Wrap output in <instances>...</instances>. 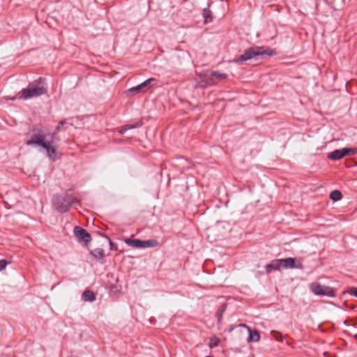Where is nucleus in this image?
Returning a JSON list of instances; mask_svg holds the SVG:
<instances>
[{
	"mask_svg": "<svg viewBox=\"0 0 357 357\" xmlns=\"http://www.w3.org/2000/svg\"><path fill=\"white\" fill-rule=\"evenodd\" d=\"M55 132L52 135L51 140H46L45 136L40 134H35L31 137L26 144L28 145L36 144L42 146L47 151V156L52 160L56 159V149L53 146L54 138L55 137Z\"/></svg>",
	"mask_w": 357,
	"mask_h": 357,
	"instance_id": "f257e3e1",
	"label": "nucleus"
},
{
	"mask_svg": "<svg viewBox=\"0 0 357 357\" xmlns=\"http://www.w3.org/2000/svg\"><path fill=\"white\" fill-rule=\"evenodd\" d=\"M47 92V86L43 79L40 77L30 83L26 89H24V99L38 97L46 94Z\"/></svg>",
	"mask_w": 357,
	"mask_h": 357,
	"instance_id": "f03ea898",
	"label": "nucleus"
},
{
	"mask_svg": "<svg viewBox=\"0 0 357 357\" xmlns=\"http://www.w3.org/2000/svg\"><path fill=\"white\" fill-rule=\"evenodd\" d=\"M199 77L201 80L199 82L198 85L200 87L204 88L207 86L216 84L217 82L214 80L213 77L219 80H222L227 78V75L218 71H212L210 73H205L201 74Z\"/></svg>",
	"mask_w": 357,
	"mask_h": 357,
	"instance_id": "7ed1b4c3",
	"label": "nucleus"
},
{
	"mask_svg": "<svg viewBox=\"0 0 357 357\" xmlns=\"http://www.w3.org/2000/svg\"><path fill=\"white\" fill-rule=\"evenodd\" d=\"M310 290L317 296H325L328 297H335V293L331 287L321 285L318 282H312L310 284Z\"/></svg>",
	"mask_w": 357,
	"mask_h": 357,
	"instance_id": "20e7f679",
	"label": "nucleus"
},
{
	"mask_svg": "<svg viewBox=\"0 0 357 357\" xmlns=\"http://www.w3.org/2000/svg\"><path fill=\"white\" fill-rule=\"evenodd\" d=\"M357 153V149L354 148H343L336 149L328 155V158L333 160H338L346 155H353Z\"/></svg>",
	"mask_w": 357,
	"mask_h": 357,
	"instance_id": "39448f33",
	"label": "nucleus"
},
{
	"mask_svg": "<svg viewBox=\"0 0 357 357\" xmlns=\"http://www.w3.org/2000/svg\"><path fill=\"white\" fill-rule=\"evenodd\" d=\"M264 54H266V52L263 50L262 47H250L245 51L237 59V61H245Z\"/></svg>",
	"mask_w": 357,
	"mask_h": 357,
	"instance_id": "423d86ee",
	"label": "nucleus"
},
{
	"mask_svg": "<svg viewBox=\"0 0 357 357\" xmlns=\"http://www.w3.org/2000/svg\"><path fill=\"white\" fill-rule=\"evenodd\" d=\"M67 198L68 195H56L54 197L53 205L57 211L65 213L69 210Z\"/></svg>",
	"mask_w": 357,
	"mask_h": 357,
	"instance_id": "0eeeda50",
	"label": "nucleus"
},
{
	"mask_svg": "<svg viewBox=\"0 0 357 357\" xmlns=\"http://www.w3.org/2000/svg\"><path fill=\"white\" fill-rule=\"evenodd\" d=\"M74 233L79 241H82L85 243H88L91 241V237L87 231L79 226H76L74 228Z\"/></svg>",
	"mask_w": 357,
	"mask_h": 357,
	"instance_id": "6e6552de",
	"label": "nucleus"
},
{
	"mask_svg": "<svg viewBox=\"0 0 357 357\" xmlns=\"http://www.w3.org/2000/svg\"><path fill=\"white\" fill-rule=\"evenodd\" d=\"M281 263L282 264V268H303V266L301 263L296 264L294 258L289 257L287 259H281Z\"/></svg>",
	"mask_w": 357,
	"mask_h": 357,
	"instance_id": "1a4fd4ad",
	"label": "nucleus"
},
{
	"mask_svg": "<svg viewBox=\"0 0 357 357\" xmlns=\"http://www.w3.org/2000/svg\"><path fill=\"white\" fill-rule=\"evenodd\" d=\"M282 268V264L281 263V259H274L271 262L266 266V271L268 273H271L274 270H280Z\"/></svg>",
	"mask_w": 357,
	"mask_h": 357,
	"instance_id": "9d476101",
	"label": "nucleus"
},
{
	"mask_svg": "<svg viewBox=\"0 0 357 357\" xmlns=\"http://www.w3.org/2000/svg\"><path fill=\"white\" fill-rule=\"evenodd\" d=\"M243 326L246 327L248 329L249 331V336L248 338V342H259L260 340V335L259 332L257 330H251L249 327L246 326L245 325H243Z\"/></svg>",
	"mask_w": 357,
	"mask_h": 357,
	"instance_id": "9b49d317",
	"label": "nucleus"
},
{
	"mask_svg": "<svg viewBox=\"0 0 357 357\" xmlns=\"http://www.w3.org/2000/svg\"><path fill=\"white\" fill-rule=\"evenodd\" d=\"M124 241H125V243L127 245H128L130 246H132V247H134V248H142V240L126 238L124 240Z\"/></svg>",
	"mask_w": 357,
	"mask_h": 357,
	"instance_id": "f8f14e48",
	"label": "nucleus"
},
{
	"mask_svg": "<svg viewBox=\"0 0 357 357\" xmlns=\"http://www.w3.org/2000/svg\"><path fill=\"white\" fill-rule=\"evenodd\" d=\"M144 89H142L140 85H137L136 86L132 87L129 89L128 91H126L125 93H126L127 96H132L136 93H139L141 92H144Z\"/></svg>",
	"mask_w": 357,
	"mask_h": 357,
	"instance_id": "ddd939ff",
	"label": "nucleus"
},
{
	"mask_svg": "<svg viewBox=\"0 0 357 357\" xmlns=\"http://www.w3.org/2000/svg\"><path fill=\"white\" fill-rule=\"evenodd\" d=\"M82 298L84 301L91 302L95 300V295L91 290H85L82 294Z\"/></svg>",
	"mask_w": 357,
	"mask_h": 357,
	"instance_id": "4468645a",
	"label": "nucleus"
},
{
	"mask_svg": "<svg viewBox=\"0 0 357 357\" xmlns=\"http://www.w3.org/2000/svg\"><path fill=\"white\" fill-rule=\"evenodd\" d=\"M203 17L204 18V24H208L213 20L212 13L208 8L203 10Z\"/></svg>",
	"mask_w": 357,
	"mask_h": 357,
	"instance_id": "2eb2a0df",
	"label": "nucleus"
},
{
	"mask_svg": "<svg viewBox=\"0 0 357 357\" xmlns=\"http://www.w3.org/2000/svg\"><path fill=\"white\" fill-rule=\"evenodd\" d=\"M342 195L340 190H333L330 193V198L333 201H339L342 199Z\"/></svg>",
	"mask_w": 357,
	"mask_h": 357,
	"instance_id": "dca6fc26",
	"label": "nucleus"
},
{
	"mask_svg": "<svg viewBox=\"0 0 357 357\" xmlns=\"http://www.w3.org/2000/svg\"><path fill=\"white\" fill-rule=\"evenodd\" d=\"M142 248L155 247L158 245L156 240L142 241Z\"/></svg>",
	"mask_w": 357,
	"mask_h": 357,
	"instance_id": "f3484780",
	"label": "nucleus"
},
{
	"mask_svg": "<svg viewBox=\"0 0 357 357\" xmlns=\"http://www.w3.org/2000/svg\"><path fill=\"white\" fill-rule=\"evenodd\" d=\"M91 254L97 258H102L105 255V251L102 248H96L91 252Z\"/></svg>",
	"mask_w": 357,
	"mask_h": 357,
	"instance_id": "a211bd4d",
	"label": "nucleus"
},
{
	"mask_svg": "<svg viewBox=\"0 0 357 357\" xmlns=\"http://www.w3.org/2000/svg\"><path fill=\"white\" fill-rule=\"evenodd\" d=\"M220 343V339L217 337H213L211 338V342L209 343V347L211 349L216 347Z\"/></svg>",
	"mask_w": 357,
	"mask_h": 357,
	"instance_id": "6ab92c4d",
	"label": "nucleus"
},
{
	"mask_svg": "<svg viewBox=\"0 0 357 357\" xmlns=\"http://www.w3.org/2000/svg\"><path fill=\"white\" fill-rule=\"evenodd\" d=\"M155 80L156 79L155 78L151 77V78H149V79L145 80L144 82H142L139 85L142 87V89H144L146 87H147L151 83L155 82Z\"/></svg>",
	"mask_w": 357,
	"mask_h": 357,
	"instance_id": "aec40b11",
	"label": "nucleus"
},
{
	"mask_svg": "<svg viewBox=\"0 0 357 357\" xmlns=\"http://www.w3.org/2000/svg\"><path fill=\"white\" fill-rule=\"evenodd\" d=\"M139 125H136V126H125L123 127H122L121 129L119 130V132L120 134H123L125 133L128 130H130V129H132V128H137L138 127Z\"/></svg>",
	"mask_w": 357,
	"mask_h": 357,
	"instance_id": "412c9836",
	"label": "nucleus"
},
{
	"mask_svg": "<svg viewBox=\"0 0 357 357\" xmlns=\"http://www.w3.org/2000/svg\"><path fill=\"white\" fill-rule=\"evenodd\" d=\"M68 204H69V208L71 207V206L78 202V200L76 198L70 199L69 196L68 195L67 198Z\"/></svg>",
	"mask_w": 357,
	"mask_h": 357,
	"instance_id": "4be33fe9",
	"label": "nucleus"
},
{
	"mask_svg": "<svg viewBox=\"0 0 357 357\" xmlns=\"http://www.w3.org/2000/svg\"><path fill=\"white\" fill-rule=\"evenodd\" d=\"M8 264V262L5 259L0 260V271H2L6 267V265Z\"/></svg>",
	"mask_w": 357,
	"mask_h": 357,
	"instance_id": "5701e85b",
	"label": "nucleus"
},
{
	"mask_svg": "<svg viewBox=\"0 0 357 357\" xmlns=\"http://www.w3.org/2000/svg\"><path fill=\"white\" fill-rule=\"evenodd\" d=\"M349 292L351 295H353L356 297H357V288L352 287L349 290Z\"/></svg>",
	"mask_w": 357,
	"mask_h": 357,
	"instance_id": "b1692460",
	"label": "nucleus"
},
{
	"mask_svg": "<svg viewBox=\"0 0 357 357\" xmlns=\"http://www.w3.org/2000/svg\"><path fill=\"white\" fill-rule=\"evenodd\" d=\"M4 98L6 100H13L15 99V96L14 97L6 96V97H4Z\"/></svg>",
	"mask_w": 357,
	"mask_h": 357,
	"instance_id": "393cba45",
	"label": "nucleus"
},
{
	"mask_svg": "<svg viewBox=\"0 0 357 357\" xmlns=\"http://www.w3.org/2000/svg\"><path fill=\"white\" fill-rule=\"evenodd\" d=\"M61 126L60 124H59V126H57L56 129V132H58L61 130Z\"/></svg>",
	"mask_w": 357,
	"mask_h": 357,
	"instance_id": "a878e982",
	"label": "nucleus"
},
{
	"mask_svg": "<svg viewBox=\"0 0 357 357\" xmlns=\"http://www.w3.org/2000/svg\"><path fill=\"white\" fill-rule=\"evenodd\" d=\"M66 123V120H62L59 122V124H60L61 126H63L64 123Z\"/></svg>",
	"mask_w": 357,
	"mask_h": 357,
	"instance_id": "bb28decb",
	"label": "nucleus"
}]
</instances>
